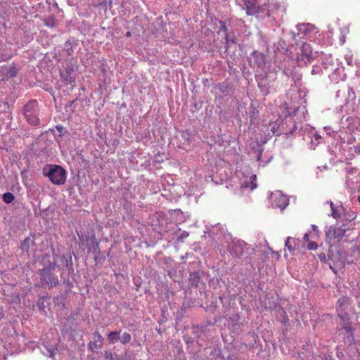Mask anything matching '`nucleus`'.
Wrapping results in <instances>:
<instances>
[{
	"instance_id": "nucleus-1",
	"label": "nucleus",
	"mask_w": 360,
	"mask_h": 360,
	"mask_svg": "<svg viewBox=\"0 0 360 360\" xmlns=\"http://www.w3.org/2000/svg\"><path fill=\"white\" fill-rule=\"evenodd\" d=\"M352 231V229H346L345 226H330L325 230L326 242L332 246L336 243L340 241L344 236L349 237L350 233H347V232H350Z\"/></svg>"
},
{
	"instance_id": "nucleus-2",
	"label": "nucleus",
	"mask_w": 360,
	"mask_h": 360,
	"mask_svg": "<svg viewBox=\"0 0 360 360\" xmlns=\"http://www.w3.org/2000/svg\"><path fill=\"white\" fill-rule=\"evenodd\" d=\"M43 174L49 177L55 185H63L66 180V171L60 166L50 165L43 170Z\"/></svg>"
},
{
	"instance_id": "nucleus-3",
	"label": "nucleus",
	"mask_w": 360,
	"mask_h": 360,
	"mask_svg": "<svg viewBox=\"0 0 360 360\" xmlns=\"http://www.w3.org/2000/svg\"><path fill=\"white\" fill-rule=\"evenodd\" d=\"M22 113L25 120L30 125L38 126L39 124V108L36 100L29 101L25 105Z\"/></svg>"
},
{
	"instance_id": "nucleus-4",
	"label": "nucleus",
	"mask_w": 360,
	"mask_h": 360,
	"mask_svg": "<svg viewBox=\"0 0 360 360\" xmlns=\"http://www.w3.org/2000/svg\"><path fill=\"white\" fill-rule=\"evenodd\" d=\"M237 4L246 11L249 15H254L264 11L265 3L262 4L260 0H236Z\"/></svg>"
},
{
	"instance_id": "nucleus-5",
	"label": "nucleus",
	"mask_w": 360,
	"mask_h": 360,
	"mask_svg": "<svg viewBox=\"0 0 360 360\" xmlns=\"http://www.w3.org/2000/svg\"><path fill=\"white\" fill-rule=\"evenodd\" d=\"M229 252L233 257L243 260L249 255V248L243 240H233L229 246Z\"/></svg>"
},
{
	"instance_id": "nucleus-6",
	"label": "nucleus",
	"mask_w": 360,
	"mask_h": 360,
	"mask_svg": "<svg viewBox=\"0 0 360 360\" xmlns=\"http://www.w3.org/2000/svg\"><path fill=\"white\" fill-rule=\"evenodd\" d=\"M41 286L52 288L58 285L59 281L56 276H54L49 269L39 271Z\"/></svg>"
},
{
	"instance_id": "nucleus-7",
	"label": "nucleus",
	"mask_w": 360,
	"mask_h": 360,
	"mask_svg": "<svg viewBox=\"0 0 360 360\" xmlns=\"http://www.w3.org/2000/svg\"><path fill=\"white\" fill-rule=\"evenodd\" d=\"M270 200L273 207L281 210H284L288 205V198L278 191L271 193Z\"/></svg>"
},
{
	"instance_id": "nucleus-8",
	"label": "nucleus",
	"mask_w": 360,
	"mask_h": 360,
	"mask_svg": "<svg viewBox=\"0 0 360 360\" xmlns=\"http://www.w3.org/2000/svg\"><path fill=\"white\" fill-rule=\"evenodd\" d=\"M331 73L328 75V77L331 82L338 84L340 81H344L346 79V74L345 73V68L342 63L338 65L333 68V70H330Z\"/></svg>"
},
{
	"instance_id": "nucleus-9",
	"label": "nucleus",
	"mask_w": 360,
	"mask_h": 360,
	"mask_svg": "<svg viewBox=\"0 0 360 360\" xmlns=\"http://www.w3.org/2000/svg\"><path fill=\"white\" fill-rule=\"evenodd\" d=\"M75 68L72 65H68L65 70L60 71V77L66 84H72L75 81Z\"/></svg>"
},
{
	"instance_id": "nucleus-10",
	"label": "nucleus",
	"mask_w": 360,
	"mask_h": 360,
	"mask_svg": "<svg viewBox=\"0 0 360 360\" xmlns=\"http://www.w3.org/2000/svg\"><path fill=\"white\" fill-rule=\"evenodd\" d=\"M337 59L334 58L330 54L324 55L322 58V64L323 69L326 72H329L330 70H333L338 65L341 64Z\"/></svg>"
},
{
	"instance_id": "nucleus-11",
	"label": "nucleus",
	"mask_w": 360,
	"mask_h": 360,
	"mask_svg": "<svg viewBox=\"0 0 360 360\" xmlns=\"http://www.w3.org/2000/svg\"><path fill=\"white\" fill-rule=\"evenodd\" d=\"M255 174H251L250 176L244 175L243 178L240 180L241 188H250L251 191L255 189L257 187V184L255 183Z\"/></svg>"
},
{
	"instance_id": "nucleus-12",
	"label": "nucleus",
	"mask_w": 360,
	"mask_h": 360,
	"mask_svg": "<svg viewBox=\"0 0 360 360\" xmlns=\"http://www.w3.org/2000/svg\"><path fill=\"white\" fill-rule=\"evenodd\" d=\"M297 36L300 38L307 37L311 32H315L316 27L309 23H302L297 25Z\"/></svg>"
},
{
	"instance_id": "nucleus-13",
	"label": "nucleus",
	"mask_w": 360,
	"mask_h": 360,
	"mask_svg": "<svg viewBox=\"0 0 360 360\" xmlns=\"http://www.w3.org/2000/svg\"><path fill=\"white\" fill-rule=\"evenodd\" d=\"M251 60H253L255 65H256L258 68H264L266 64V56L258 51H255L251 55Z\"/></svg>"
},
{
	"instance_id": "nucleus-14",
	"label": "nucleus",
	"mask_w": 360,
	"mask_h": 360,
	"mask_svg": "<svg viewBox=\"0 0 360 360\" xmlns=\"http://www.w3.org/2000/svg\"><path fill=\"white\" fill-rule=\"evenodd\" d=\"M103 338L98 332L94 333V341L89 343V349L94 351L102 347Z\"/></svg>"
},
{
	"instance_id": "nucleus-15",
	"label": "nucleus",
	"mask_w": 360,
	"mask_h": 360,
	"mask_svg": "<svg viewBox=\"0 0 360 360\" xmlns=\"http://www.w3.org/2000/svg\"><path fill=\"white\" fill-rule=\"evenodd\" d=\"M340 335H341L343 339L347 340L349 342L354 340L352 327L349 323H345L340 329Z\"/></svg>"
},
{
	"instance_id": "nucleus-16",
	"label": "nucleus",
	"mask_w": 360,
	"mask_h": 360,
	"mask_svg": "<svg viewBox=\"0 0 360 360\" xmlns=\"http://www.w3.org/2000/svg\"><path fill=\"white\" fill-rule=\"evenodd\" d=\"M302 56H303L302 60L307 59L309 61L313 58L312 49L309 44L303 43L301 48Z\"/></svg>"
},
{
	"instance_id": "nucleus-17",
	"label": "nucleus",
	"mask_w": 360,
	"mask_h": 360,
	"mask_svg": "<svg viewBox=\"0 0 360 360\" xmlns=\"http://www.w3.org/2000/svg\"><path fill=\"white\" fill-rule=\"evenodd\" d=\"M337 304V309L345 311L349 304V299L347 297H342L338 300Z\"/></svg>"
},
{
	"instance_id": "nucleus-18",
	"label": "nucleus",
	"mask_w": 360,
	"mask_h": 360,
	"mask_svg": "<svg viewBox=\"0 0 360 360\" xmlns=\"http://www.w3.org/2000/svg\"><path fill=\"white\" fill-rule=\"evenodd\" d=\"M120 331H113L110 332L108 335V340L110 344H115L118 340H120Z\"/></svg>"
},
{
	"instance_id": "nucleus-19",
	"label": "nucleus",
	"mask_w": 360,
	"mask_h": 360,
	"mask_svg": "<svg viewBox=\"0 0 360 360\" xmlns=\"http://www.w3.org/2000/svg\"><path fill=\"white\" fill-rule=\"evenodd\" d=\"M295 245H296V239L295 238H293L291 237L287 238L285 243V245L290 252H292L294 250Z\"/></svg>"
},
{
	"instance_id": "nucleus-20",
	"label": "nucleus",
	"mask_w": 360,
	"mask_h": 360,
	"mask_svg": "<svg viewBox=\"0 0 360 360\" xmlns=\"http://www.w3.org/2000/svg\"><path fill=\"white\" fill-rule=\"evenodd\" d=\"M199 273L193 272L190 274L189 281L193 285H198L200 282Z\"/></svg>"
},
{
	"instance_id": "nucleus-21",
	"label": "nucleus",
	"mask_w": 360,
	"mask_h": 360,
	"mask_svg": "<svg viewBox=\"0 0 360 360\" xmlns=\"http://www.w3.org/2000/svg\"><path fill=\"white\" fill-rule=\"evenodd\" d=\"M131 340V335L128 333H124L122 335H120V341L122 344L129 343Z\"/></svg>"
},
{
	"instance_id": "nucleus-22",
	"label": "nucleus",
	"mask_w": 360,
	"mask_h": 360,
	"mask_svg": "<svg viewBox=\"0 0 360 360\" xmlns=\"http://www.w3.org/2000/svg\"><path fill=\"white\" fill-rule=\"evenodd\" d=\"M2 199L4 202L9 204L11 203L14 200V195L11 193H5L3 194Z\"/></svg>"
},
{
	"instance_id": "nucleus-23",
	"label": "nucleus",
	"mask_w": 360,
	"mask_h": 360,
	"mask_svg": "<svg viewBox=\"0 0 360 360\" xmlns=\"http://www.w3.org/2000/svg\"><path fill=\"white\" fill-rule=\"evenodd\" d=\"M44 24L49 27H54L56 25V21L53 17H49L44 20Z\"/></svg>"
},
{
	"instance_id": "nucleus-24",
	"label": "nucleus",
	"mask_w": 360,
	"mask_h": 360,
	"mask_svg": "<svg viewBox=\"0 0 360 360\" xmlns=\"http://www.w3.org/2000/svg\"><path fill=\"white\" fill-rule=\"evenodd\" d=\"M339 317L345 323H348L349 316L345 311L337 309Z\"/></svg>"
},
{
	"instance_id": "nucleus-25",
	"label": "nucleus",
	"mask_w": 360,
	"mask_h": 360,
	"mask_svg": "<svg viewBox=\"0 0 360 360\" xmlns=\"http://www.w3.org/2000/svg\"><path fill=\"white\" fill-rule=\"evenodd\" d=\"M219 31L222 32L224 34L226 44H229V37H228L227 29H226L224 23L221 24Z\"/></svg>"
},
{
	"instance_id": "nucleus-26",
	"label": "nucleus",
	"mask_w": 360,
	"mask_h": 360,
	"mask_svg": "<svg viewBox=\"0 0 360 360\" xmlns=\"http://www.w3.org/2000/svg\"><path fill=\"white\" fill-rule=\"evenodd\" d=\"M331 211H332L331 215L333 218L338 219V218L340 217V214L339 213L338 210L335 207H333Z\"/></svg>"
},
{
	"instance_id": "nucleus-27",
	"label": "nucleus",
	"mask_w": 360,
	"mask_h": 360,
	"mask_svg": "<svg viewBox=\"0 0 360 360\" xmlns=\"http://www.w3.org/2000/svg\"><path fill=\"white\" fill-rule=\"evenodd\" d=\"M318 248V244L316 243V242H314V241H311V242H309L307 245V248L309 250H316Z\"/></svg>"
},
{
	"instance_id": "nucleus-28",
	"label": "nucleus",
	"mask_w": 360,
	"mask_h": 360,
	"mask_svg": "<svg viewBox=\"0 0 360 360\" xmlns=\"http://www.w3.org/2000/svg\"><path fill=\"white\" fill-rule=\"evenodd\" d=\"M46 354L49 355L50 357H53L56 349H55L53 347H51L49 348H46Z\"/></svg>"
},
{
	"instance_id": "nucleus-29",
	"label": "nucleus",
	"mask_w": 360,
	"mask_h": 360,
	"mask_svg": "<svg viewBox=\"0 0 360 360\" xmlns=\"http://www.w3.org/2000/svg\"><path fill=\"white\" fill-rule=\"evenodd\" d=\"M321 72V68L318 66V65H316V66H314L312 70H311V75H318V74H320Z\"/></svg>"
},
{
	"instance_id": "nucleus-30",
	"label": "nucleus",
	"mask_w": 360,
	"mask_h": 360,
	"mask_svg": "<svg viewBox=\"0 0 360 360\" xmlns=\"http://www.w3.org/2000/svg\"><path fill=\"white\" fill-rule=\"evenodd\" d=\"M348 98H351L352 100H354L355 99V93L353 90L352 88H350L349 90H348Z\"/></svg>"
},
{
	"instance_id": "nucleus-31",
	"label": "nucleus",
	"mask_w": 360,
	"mask_h": 360,
	"mask_svg": "<svg viewBox=\"0 0 360 360\" xmlns=\"http://www.w3.org/2000/svg\"><path fill=\"white\" fill-rule=\"evenodd\" d=\"M188 236V233L186 231H183L178 238V240H183Z\"/></svg>"
},
{
	"instance_id": "nucleus-32",
	"label": "nucleus",
	"mask_w": 360,
	"mask_h": 360,
	"mask_svg": "<svg viewBox=\"0 0 360 360\" xmlns=\"http://www.w3.org/2000/svg\"><path fill=\"white\" fill-rule=\"evenodd\" d=\"M345 60L348 65H350V66L353 65L352 57L351 56H347L345 57Z\"/></svg>"
},
{
	"instance_id": "nucleus-33",
	"label": "nucleus",
	"mask_w": 360,
	"mask_h": 360,
	"mask_svg": "<svg viewBox=\"0 0 360 360\" xmlns=\"http://www.w3.org/2000/svg\"><path fill=\"white\" fill-rule=\"evenodd\" d=\"M181 136L186 141L190 139V134L188 131H183Z\"/></svg>"
},
{
	"instance_id": "nucleus-34",
	"label": "nucleus",
	"mask_w": 360,
	"mask_h": 360,
	"mask_svg": "<svg viewBox=\"0 0 360 360\" xmlns=\"http://www.w3.org/2000/svg\"><path fill=\"white\" fill-rule=\"evenodd\" d=\"M271 126V130L273 132V134H275L277 131V124L276 123H272L270 124Z\"/></svg>"
},
{
	"instance_id": "nucleus-35",
	"label": "nucleus",
	"mask_w": 360,
	"mask_h": 360,
	"mask_svg": "<svg viewBox=\"0 0 360 360\" xmlns=\"http://www.w3.org/2000/svg\"><path fill=\"white\" fill-rule=\"evenodd\" d=\"M56 266V263L53 262V263L50 264L48 268H44V269H49L51 272V271L55 269Z\"/></svg>"
},
{
	"instance_id": "nucleus-36",
	"label": "nucleus",
	"mask_w": 360,
	"mask_h": 360,
	"mask_svg": "<svg viewBox=\"0 0 360 360\" xmlns=\"http://www.w3.org/2000/svg\"><path fill=\"white\" fill-rule=\"evenodd\" d=\"M12 56H13V53H6L2 56V60H6L11 58Z\"/></svg>"
},
{
	"instance_id": "nucleus-37",
	"label": "nucleus",
	"mask_w": 360,
	"mask_h": 360,
	"mask_svg": "<svg viewBox=\"0 0 360 360\" xmlns=\"http://www.w3.org/2000/svg\"><path fill=\"white\" fill-rule=\"evenodd\" d=\"M318 257L321 261L325 262L326 260V256L324 253L319 254Z\"/></svg>"
},
{
	"instance_id": "nucleus-38",
	"label": "nucleus",
	"mask_w": 360,
	"mask_h": 360,
	"mask_svg": "<svg viewBox=\"0 0 360 360\" xmlns=\"http://www.w3.org/2000/svg\"><path fill=\"white\" fill-rule=\"evenodd\" d=\"M56 129H57V131L60 133V135H61V134L63 133V129L64 128L61 126V125H57L56 127Z\"/></svg>"
},
{
	"instance_id": "nucleus-39",
	"label": "nucleus",
	"mask_w": 360,
	"mask_h": 360,
	"mask_svg": "<svg viewBox=\"0 0 360 360\" xmlns=\"http://www.w3.org/2000/svg\"><path fill=\"white\" fill-rule=\"evenodd\" d=\"M354 150L356 154L360 155V145L354 146Z\"/></svg>"
},
{
	"instance_id": "nucleus-40",
	"label": "nucleus",
	"mask_w": 360,
	"mask_h": 360,
	"mask_svg": "<svg viewBox=\"0 0 360 360\" xmlns=\"http://www.w3.org/2000/svg\"><path fill=\"white\" fill-rule=\"evenodd\" d=\"M303 239H304L305 241H309V233H306L304 235Z\"/></svg>"
},
{
	"instance_id": "nucleus-41",
	"label": "nucleus",
	"mask_w": 360,
	"mask_h": 360,
	"mask_svg": "<svg viewBox=\"0 0 360 360\" xmlns=\"http://www.w3.org/2000/svg\"><path fill=\"white\" fill-rule=\"evenodd\" d=\"M357 288H358L357 297H360V281L357 283Z\"/></svg>"
},
{
	"instance_id": "nucleus-42",
	"label": "nucleus",
	"mask_w": 360,
	"mask_h": 360,
	"mask_svg": "<svg viewBox=\"0 0 360 360\" xmlns=\"http://www.w3.org/2000/svg\"><path fill=\"white\" fill-rule=\"evenodd\" d=\"M328 202L330 204L331 210L333 209V207H334V204H333V202L332 201H329Z\"/></svg>"
},
{
	"instance_id": "nucleus-43",
	"label": "nucleus",
	"mask_w": 360,
	"mask_h": 360,
	"mask_svg": "<svg viewBox=\"0 0 360 360\" xmlns=\"http://www.w3.org/2000/svg\"><path fill=\"white\" fill-rule=\"evenodd\" d=\"M131 32L128 31V32L126 33V37H131Z\"/></svg>"
},
{
	"instance_id": "nucleus-44",
	"label": "nucleus",
	"mask_w": 360,
	"mask_h": 360,
	"mask_svg": "<svg viewBox=\"0 0 360 360\" xmlns=\"http://www.w3.org/2000/svg\"><path fill=\"white\" fill-rule=\"evenodd\" d=\"M312 229L315 231L317 230L318 227L316 225H312Z\"/></svg>"
},
{
	"instance_id": "nucleus-45",
	"label": "nucleus",
	"mask_w": 360,
	"mask_h": 360,
	"mask_svg": "<svg viewBox=\"0 0 360 360\" xmlns=\"http://www.w3.org/2000/svg\"><path fill=\"white\" fill-rule=\"evenodd\" d=\"M19 0H10V1L12 3V4H15L16 2H18Z\"/></svg>"
},
{
	"instance_id": "nucleus-46",
	"label": "nucleus",
	"mask_w": 360,
	"mask_h": 360,
	"mask_svg": "<svg viewBox=\"0 0 360 360\" xmlns=\"http://www.w3.org/2000/svg\"><path fill=\"white\" fill-rule=\"evenodd\" d=\"M258 84H259V87H262V86L263 85V81L262 80V81L259 82Z\"/></svg>"
},
{
	"instance_id": "nucleus-47",
	"label": "nucleus",
	"mask_w": 360,
	"mask_h": 360,
	"mask_svg": "<svg viewBox=\"0 0 360 360\" xmlns=\"http://www.w3.org/2000/svg\"><path fill=\"white\" fill-rule=\"evenodd\" d=\"M319 138H321V136H315V139H316V141H318V139H319Z\"/></svg>"
},
{
	"instance_id": "nucleus-48",
	"label": "nucleus",
	"mask_w": 360,
	"mask_h": 360,
	"mask_svg": "<svg viewBox=\"0 0 360 360\" xmlns=\"http://www.w3.org/2000/svg\"><path fill=\"white\" fill-rule=\"evenodd\" d=\"M2 318H3V314L0 313V319H1Z\"/></svg>"
},
{
	"instance_id": "nucleus-49",
	"label": "nucleus",
	"mask_w": 360,
	"mask_h": 360,
	"mask_svg": "<svg viewBox=\"0 0 360 360\" xmlns=\"http://www.w3.org/2000/svg\"><path fill=\"white\" fill-rule=\"evenodd\" d=\"M251 108H252V111H253L252 112H253V113H255V108H253L252 106Z\"/></svg>"
},
{
	"instance_id": "nucleus-50",
	"label": "nucleus",
	"mask_w": 360,
	"mask_h": 360,
	"mask_svg": "<svg viewBox=\"0 0 360 360\" xmlns=\"http://www.w3.org/2000/svg\"><path fill=\"white\" fill-rule=\"evenodd\" d=\"M260 157H261V155H259V156H258V158H257V160H258V161H259V162H260Z\"/></svg>"
}]
</instances>
